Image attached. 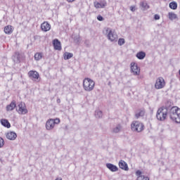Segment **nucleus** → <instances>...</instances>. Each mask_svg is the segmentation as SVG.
<instances>
[{
  "mask_svg": "<svg viewBox=\"0 0 180 180\" xmlns=\"http://www.w3.org/2000/svg\"><path fill=\"white\" fill-rule=\"evenodd\" d=\"M169 103H171V101H167L165 105L158 109L156 118L159 122H165V120H167V117H169L168 105H169Z\"/></svg>",
  "mask_w": 180,
  "mask_h": 180,
  "instance_id": "1",
  "label": "nucleus"
},
{
  "mask_svg": "<svg viewBox=\"0 0 180 180\" xmlns=\"http://www.w3.org/2000/svg\"><path fill=\"white\" fill-rule=\"evenodd\" d=\"M169 118L172 122H175L179 124L180 123V108L177 106L171 107V103L168 104Z\"/></svg>",
  "mask_w": 180,
  "mask_h": 180,
  "instance_id": "2",
  "label": "nucleus"
},
{
  "mask_svg": "<svg viewBox=\"0 0 180 180\" xmlns=\"http://www.w3.org/2000/svg\"><path fill=\"white\" fill-rule=\"evenodd\" d=\"M83 88L84 91H86L87 92L94 91V88H95V82H94V80L89 77H86L83 80Z\"/></svg>",
  "mask_w": 180,
  "mask_h": 180,
  "instance_id": "3",
  "label": "nucleus"
},
{
  "mask_svg": "<svg viewBox=\"0 0 180 180\" xmlns=\"http://www.w3.org/2000/svg\"><path fill=\"white\" fill-rule=\"evenodd\" d=\"M131 129L132 131H137V133H141L144 130V124L139 121H134L131 124Z\"/></svg>",
  "mask_w": 180,
  "mask_h": 180,
  "instance_id": "4",
  "label": "nucleus"
},
{
  "mask_svg": "<svg viewBox=\"0 0 180 180\" xmlns=\"http://www.w3.org/2000/svg\"><path fill=\"white\" fill-rule=\"evenodd\" d=\"M60 122H61V120H60V118H51L48 120L46 123V130H53L56 124H60Z\"/></svg>",
  "mask_w": 180,
  "mask_h": 180,
  "instance_id": "5",
  "label": "nucleus"
},
{
  "mask_svg": "<svg viewBox=\"0 0 180 180\" xmlns=\"http://www.w3.org/2000/svg\"><path fill=\"white\" fill-rule=\"evenodd\" d=\"M16 112H18L19 115H26V113L28 112V110L26 109V104H25L23 102H20L16 108Z\"/></svg>",
  "mask_w": 180,
  "mask_h": 180,
  "instance_id": "6",
  "label": "nucleus"
},
{
  "mask_svg": "<svg viewBox=\"0 0 180 180\" xmlns=\"http://www.w3.org/2000/svg\"><path fill=\"white\" fill-rule=\"evenodd\" d=\"M107 34V37L108 40L110 41H117V34H115L113 33V31H112V29L110 28H107L105 30Z\"/></svg>",
  "mask_w": 180,
  "mask_h": 180,
  "instance_id": "7",
  "label": "nucleus"
},
{
  "mask_svg": "<svg viewBox=\"0 0 180 180\" xmlns=\"http://www.w3.org/2000/svg\"><path fill=\"white\" fill-rule=\"evenodd\" d=\"M165 86V80H164V78L159 77L157 79L156 82L155 84V88L156 89H162Z\"/></svg>",
  "mask_w": 180,
  "mask_h": 180,
  "instance_id": "8",
  "label": "nucleus"
},
{
  "mask_svg": "<svg viewBox=\"0 0 180 180\" xmlns=\"http://www.w3.org/2000/svg\"><path fill=\"white\" fill-rule=\"evenodd\" d=\"M131 72L134 74V75H140V68H139L137 63H131Z\"/></svg>",
  "mask_w": 180,
  "mask_h": 180,
  "instance_id": "9",
  "label": "nucleus"
},
{
  "mask_svg": "<svg viewBox=\"0 0 180 180\" xmlns=\"http://www.w3.org/2000/svg\"><path fill=\"white\" fill-rule=\"evenodd\" d=\"M52 44L54 50H58V51H61L63 48L61 47V41L58 39H55L52 41Z\"/></svg>",
  "mask_w": 180,
  "mask_h": 180,
  "instance_id": "10",
  "label": "nucleus"
},
{
  "mask_svg": "<svg viewBox=\"0 0 180 180\" xmlns=\"http://www.w3.org/2000/svg\"><path fill=\"white\" fill-rule=\"evenodd\" d=\"M108 4L106 3V1H101L100 2L94 1V6L96 8V9H101L105 8Z\"/></svg>",
  "mask_w": 180,
  "mask_h": 180,
  "instance_id": "11",
  "label": "nucleus"
},
{
  "mask_svg": "<svg viewBox=\"0 0 180 180\" xmlns=\"http://www.w3.org/2000/svg\"><path fill=\"white\" fill-rule=\"evenodd\" d=\"M28 76L30 79H39V78H40V75H39V72L36 70H30L28 72Z\"/></svg>",
  "mask_w": 180,
  "mask_h": 180,
  "instance_id": "12",
  "label": "nucleus"
},
{
  "mask_svg": "<svg viewBox=\"0 0 180 180\" xmlns=\"http://www.w3.org/2000/svg\"><path fill=\"white\" fill-rule=\"evenodd\" d=\"M22 54H20L19 52H15V53L12 56V59L14 63L19 64V63H20V60H22Z\"/></svg>",
  "mask_w": 180,
  "mask_h": 180,
  "instance_id": "13",
  "label": "nucleus"
},
{
  "mask_svg": "<svg viewBox=\"0 0 180 180\" xmlns=\"http://www.w3.org/2000/svg\"><path fill=\"white\" fill-rule=\"evenodd\" d=\"M105 167L108 169L110 170L111 172H117V171H119V167L112 163H106Z\"/></svg>",
  "mask_w": 180,
  "mask_h": 180,
  "instance_id": "14",
  "label": "nucleus"
},
{
  "mask_svg": "<svg viewBox=\"0 0 180 180\" xmlns=\"http://www.w3.org/2000/svg\"><path fill=\"white\" fill-rule=\"evenodd\" d=\"M118 165L121 169H123V171H129V165L127 162H124V160H120L118 162Z\"/></svg>",
  "mask_w": 180,
  "mask_h": 180,
  "instance_id": "15",
  "label": "nucleus"
},
{
  "mask_svg": "<svg viewBox=\"0 0 180 180\" xmlns=\"http://www.w3.org/2000/svg\"><path fill=\"white\" fill-rule=\"evenodd\" d=\"M17 106H16V101L15 100H13L10 104L6 105V110L7 112H11L12 110H13L14 109H16Z\"/></svg>",
  "mask_w": 180,
  "mask_h": 180,
  "instance_id": "16",
  "label": "nucleus"
},
{
  "mask_svg": "<svg viewBox=\"0 0 180 180\" xmlns=\"http://www.w3.org/2000/svg\"><path fill=\"white\" fill-rule=\"evenodd\" d=\"M6 136L8 140H11V141L16 140V138L18 137V134H16V132L13 131L8 132Z\"/></svg>",
  "mask_w": 180,
  "mask_h": 180,
  "instance_id": "17",
  "label": "nucleus"
},
{
  "mask_svg": "<svg viewBox=\"0 0 180 180\" xmlns=\"http://www.w3.org/2000/svg\"><path fill=\"white\" fill-rule=\"evenodd\" d=\"M41 29L43 32H49L51 29V25L47 22H44L41 25Z\"/></svg>",
  "mask_w": 180,
  "mask_h": 180,
  "instance_id": "18",
  "label": "nucleus"
},
{
  "mask_svg": "<svg viewBox=\"0 0 180 180\" xmlns=\"http://www.w3.org/2000/svg\"><path fill=\"white\" fill-rule=\"evenodd\" d=\"M1 126H4V127H6L7 129H11V123L9 121L6 119H1L0 120Z\"/></svg>",
  "mask_w": 180,
  "mask_h": 180,
  "instance_id": "19",
  "label": "nucleus"
},
{
  "mask_svg": "<svg viewBox=\"0 0 180 180\" xmlns=\"http://www.w3.org/2000/svg\"><path fill=\"white\" fill-rule=\"evenodd\" d=\"M146 52L143 51H141L136 54V57L138 58V60H144V58H146Z\"/></svg>",
  "mask_w": 180,
  "mask_h": 180,
  "instance_id": "20",
  "label": "nucleus"
},
{
  "mask_svg": "<svg viewBox=\"0 0 180 180\" xmlns=\"http://www.w3.org/2000/svg\"><path fill=\"white\" fill-rule=\"evenodd\" d=\"M4 32L6 34H12L13 30L12 29V25H7L4 27Z\"/></svg>",
  "mask_w": 180,
  "mask_h": 180,
  "instance_id": "21",
  "label": "nucleus"
},
{
  "mask_svg": "<svg viewBox=\"0 0 180 180\" xmlns=\"http://www.w3.org/2000/svg\"><path fill=\"white\" fill-rule=\"evenodd\" d=\"M169 8L173 11H176L178 9V3L176 1H172L169 4Z\"/></svg>",
  "mask_w": 180,
  "mask_h": 180,
  "instance_id": "22",
  "label": "nucleus"
},
{
  "mask_svg": "<svg viewBox=\"0 0 180 180\" xmlns=\"http://www.w3.org/2000/svg\"><path fill=\"white\" fill-rule=\"evenodd\" d=\"M168 18L169 20H175V19H178V15L172 12L168 13Z\"/></svg>",
  "mask_w": 180,
  "mask_h": 180,
  "instance_id": "23",
  "label": "nucleus"
},
{
  "mask_svg": "<svg viewBox=\"0 0 180 180\" xmlns=\"http://www.w3.org/2000/svg\"><path fill=\"white\" fill-rule=\"evenodd\" d=\"M34 58L36 61H39V60H41L43 58V53L41 52H37L34 54Z\"/></svg>",
  "mask_w": 180,
  "mask_h": 180,
  "instance_id": "24",
  "label": "nucleus"
},
{
  "mask_svg": "<svg viewBox=\"0 0 180 180\" xmlns=\"http://www.w3.org/2000/svg\"><path fill=\"white\" fill-rule=\"evenodd\" d=\"M94 115L96 117V119H101L103 116L102 110H96L94 112Z\"/></svg>",
  "mask_w": 180,
  "mask_h": 180,
  "instance_id": "25",
  "label": "nucleus"
},
{
  "mask_svg": "<svg viewBox=\"0 0 180 180\" xmlns=\"http://www.w3.org/2000/svg\"><path fill=\"white\" fill-rule=\"evenodd\" d=\"M74 54L70 52H65L64 53V60H70V58H72Z\"/></svg>",
  "mask_w": 180,
  "mask_h": 180,
  "instance_id": "26",
  "label": "nucleus"
},
{
  "mask_svg": "<svg viewBox=\"0 0 180 180\" xmlns=\"http://www.w3.org/2000/svg\"><path fill=\"white\" fill-rule=\"evenodd\" d=\"M141 6L143 8V11H146V9H150V6L144 1L141 3Z\"/></svg>",
  "mask_w": 180,
  "mask_h": 180,
  "instance_id": "27",
  "label": "nucleus"
},
{
  "mask_svg": "<svg viewBox=\"0 0 180 180\" xmlns=\"http://www.w3.org/2000/svg\"><path fill=\"white\" fill-rule=\"evenodd\" d=\"M144 116V112L143 110H140L139 112L135 114V117L139 119V117H143Z\"/></svg>",
  "mask_w": 180,
  "mask_h": 180,
  "instance_id": "28",
  "label": "nucleus"
},
{
  "mask_svg": "<svg viewBox=\"0 0 180 180\" xmlns=\"http://www.w3.org/2000/svg\"><path fill=\"white\" fill-rule=\"evenodd\" d=\"M120 129H122V126L120 124L117 125V127L113 129L114 133H119V131H120Z\"/></svg>",
  "mask_w": 180,
  "mask_h": 180,
  "instance_id": "29",
  "label": "nucleus"
},
{
  "mask_svg": "<svg viewBox=\"0 0 180 180\" xmlns=\"http://www.w3.org/2000/svg\"><path fill=\"white\" fill-rule=\"evenodd\" d=\"M126 43V41L123 38H120L118 39V46H123Z\"/></svg>",
  "mask_w": 180,
  "mask_h": 180,
  "instance_id": "30",
  "label": "nucleus"
},
{
  "mask_svg": "<svg viewBox=\"0 0 180 180\" xmlns=\"http://www.w3.org/2000/svg\"><path fill=\"white\" fill-rule=\"evenodd\" d=\"M4 146H5V141L2 137H0V148H2Z\"/></svg>",
  "mask_w": 180,
  "mask_h": 180,
  "instance_id": "31",
  "label": "nucleus"
},
{
  "mask_svg": "<svg viewBox=\"0 0 180 180\" xmlns=\"http://www.w3.org/2000/svg\"><path fill=\"white\" fill-rule=\"evenodd\" d=\"M73 40H74L75 43H79V36H78V35L74 36Z\"/></svg>",
  "mask_w": 180,
  "mask_h": 180,
  "instance_id": "32",
  "label": "nucleus"
},
{
  "mask_svg": "<svg viewBox=\"0 0 180 180\" xmlns=\"http://www.w3.org/2000/svg\"><path fill=\"white\" fill-rule=\"evenodd\" d=\"M97 20H98L99 22H103V20H105V18L101 15H98L97 16Z\"/></svg>",
  "mask_w": 180,
  "mask_h": 180,
  "instance_id": "33",
  "label": "nucleus"
},
{
  "mask_svg": "<svg viewBox=\"0 0 180 180\" xmlns=\"http://www.w3.org/2000/svg\"><path fill=\"white\" fill-rule=\"evenodd\" d=\"M136 176H143V172L141 170H136Z\"/></svg>",
  "mask_w": 180,
  "mask_h": 180,
  "instance_id": "34",
  "label": "nucleus"
},
{
  "mask_svg": "<svg viewBox=\"0 0 180 180\" xmlns=\"http://www.w3.org/2000/svg\"><path fill=\"white\" fill-rule=\"evenodd\" d=\"M160 15H158V14H155L154 18H153V19H154L155 20H160Z\"/></svg>",
  "mask_w": 180,
  "mask_h": 180,
  "instance_id": "35",
  "label": "nucleus"
},
{
  "mask_svg": "<svg viewBox=\"0 0 180 180\" xmlns=\"http://www.w3.org/2000/svg\"><path fill=\"white\" fill-rule=\"evenodd\" d=\"M130 11H131V12H136V6H130Z\"/></svg>",
  "mask_w": 180,
  "mask_h": 180,
  "instance_id": "36",
  "label": "nucleus"
},
{
  "mask_svg": "<svg viewBox=\"0 0 180 180\" xmlns=\"http://www.w3.org/2000/svg\"><path fill=\"white\" fill-rule=\"evenodd\" d=\"M143 176H138L137 180H143Z\"/></svg>",
  "mask_w": 180,
  "mask_h": 180,
  "instance_id": "37",
  "label": "nucleus"
},
{
  "mask_svg": "<svg viewBox=\"0 0 180 180\" xmlns=\"http://www.w3.org/2000/svg\"><path fill=\"white\" fill-rule=\"evenodd\" d=\"M143 180H150V178L146 176H143Z\"/></svg>",
  "mask_w": 180,
  "mask_h": 180,
  "instance_id": "38",
  "label": "nucleus"
},
{
  "mask_svg": "<svg viewBox=\"0 0 180 180\" xmlns=\"http://www.w3.org/2000/svg\"><path fill=\"white\" fill-rule=\"evenodd\" d=\"M56 102H57V103H61V100L60 98H58L56 100Z\"/></svg>",
  "mask_w": 180,
  "mask_h": 180,
  "instance_id": "39",
  "label": "nucleus"
},
{
  "mask_svg": "<svg viewBox=\"0 0 180 180\" xmlns=\"http://www.w3.org/2000/svg\"><path fill=\"white\" fill-rule=\"evenodd\" d=\"M74 1H75V0H68V1H69V2H74Z\"/></svg>",
  "mask_w": 180,
  "mask_h": 180,
  "instance_id": "40",
  "label": "nucleus"
},
{
  "mask_svg": "<svg viewBox=\"0 0 180 180\" xmlns=\"http://www.w3.org/2000/svg\"><path fill=\"white\" fill-rule=\"evenodd\" d=\"M56 180H63L61 178H56Z\"/></svg>",
  "mask_w": 180,
  "mask_h": 180,
  "instance_id": "41",
  "label": "nucleus"
}]
</instances>
